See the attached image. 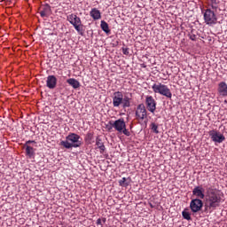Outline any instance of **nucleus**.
<instances>
[{
    "mask_svg": "<svg viewBox=\"0 0 227 227\" xmlns=\"http://www.w3.org/2000/svg\"><path fill=\"white\" fill-rule=\"evenodd\" d=\"M221 193L214 188L207 189L206 205L209 208H217L221 205Z\"/></svg>",
    "mask_w": 227,
    "mask_h": 227,
    "instance_id": "obj_1",
    "label": "nucleus"
},
{
    "mask_svg": "<svg viewBox=\"0 0 227 227\" xmlns=\"http://www.w3.org/2000/svg\"><path fill=\"white\" fill-rule=\"evenodd\" d=\"M130 107V98L129 97L123 98V93L121 91H116L113 96V106L114 107Z\"/></svg>",
    "mask_w": 227,
    "mask_h": 227,
    "instance_id": "obj_2",
    "label": "nucleus"
},
{
    "mask_svg": "<svg viewBox=\"0 0 227 227\" xmlns=\"http://www.w3.org/2000/svg\"><path fill=\"white\" fill-rule=\"evenodd\" d=\"M67 20H68L72 24V26H74L78 35H81V36L84 35V25H82V21L81 20L80 17H78L74 13H72L67 15Z\"/></svg>",
    "mask_w": 227,
    "mask_h": 227,
    "instance_id": "obj_3",
    "label": "nucleus"
},
{
    "mask_svg": "<svg viewBox=\"0 0 227 227\" xmlns=\"http://www.w3.org/2000/svg\"><path fill=\"white\" fill-rule=\"evenodd\" d=\"M152 90L153 93H159V95H162L167 98H171V97H173V94L171 93V90H169V87H168V85L166 84H162L161 82L154 83L152 86Z\"/></svg>",
    "mask_w": 227,
    "mask_h": 227,
    "instance_id": "obj_4",
    "label": "nucleus"
},
{
    "mask_svg": "<svg viewBox=\"0 0 227 227\" xmlns=\"http://www.w3.org/2000/svg\"><path fill=\"white\" fill-rule=\"evenodd\" d=\"M148 116V112L146 111V106L145 104H139L135 109V118L137 121H143Z\"/></svg>",
    "mask_w": 227,
    "mask_h": 227,
    "instance_id": "obj_5",
    "label": "nucleus"
},
{
    "mask_svg": "<svg viewBox=\"0 0 227 227\" xmlns=\"http://www.w3.org/2000/svg\"><path fill=\"white\" fill-rule=\"evenodd\" d=\"M204 20L208 26L217 24V14H215L214 10L208 8L204 12Z\"/></svg>",
    "mask_w": 227,
    "mask_h": 227,
    "instance_id": "obj_6",
    "label": "nucleus"
},
{
    "mask_svg": "<svg viewBox=\"0 0 227 227\" xmlns=\"http://www.w3.org/2000/svg\"><path fill=\"white\" fill-rule=\"evenodd\" d=\"M208 134L214 143H223L226 139V137H224V135H223V133H221L217 129H212L208 132Z\"/></svg>",
    "mask_w": 227,
    "mask_h": 227,
    "instance_id": "obj_7",
    "label": "nucleus"
},
{
    "mask_svg": "<svg viewBox=\"0 0 227 227\" xmlns=\"http://www.w3.org/2000/svg\"><path fill=\"white\" fill-rule=\"evenodd\" d=\"M145 106L149 113H152L153 114L157 110V101H155L153 96L145 97Z\"/></svg>",
    "mask_w": 227,
    "mask_h": 227,
    "instance_id": "obj_8",
    "label": "nucleus"
},
{
    "mask_svg": "<svg viewBox=\"0 0 227 227\" xmlns=\"http://www.w3.org/2000/svg\"><path fill=\"white\" fill-rule=\"evenodd\" d=\"M190 208L193 212H200L203 208V201L200 199H194L190 203Z\"/></svg>",
    "mask_w": 227,
    "mask_h": 227,
    "instance_id": "obj_9",
    "label": "nucleus"
},
{
    "mask_svg": "<svg viewBox=\"0 0 227 227\" xmlns=\"http://www.w3.org/2000/svg\"><path fill=\"white\" fill-rule=\"evenodd\" d=\"M125 127H127V124H125V120H123V118L114 121V129L117 130V132H121L125 129Z\"/></svg>",
    "mask_w": 227,
    "mask_h": 227,
    "instance_id": "obj_10",
    "label": "nucleus"
},
{
    "mask_svg": "<svg viewBox=\"0 0 227 227\" xmlns=\"http://www.w3.org/2000/svg\"><path fill=\"white\" fill-rule=\"evenodd\" d=\"M58 85V78L54 75H49L46 80V86L49 90H54Z\"/></svg>",
    "mask_w": 227,
    "mask_h": 227,
    "instance_id": "obj_11",
    "label": "nucleus"
},
{
    "mask_svg": "<svg viewBox=\"0 0 227 227\" xmlns=\"http://www.w3.org/2000/svg\"><path fill=\"white\" fill-rule=\"evenodd\" d=\"M41 17H49L51 13V6L49 4L42 5L39 9Z\"/></svg>",
    "mask_w": 227,
    "mask_h": 227,
    "instance_id": "obj_12",
    "label": "nucleus"
},
{
    "mask_svg": "<svg viewBox=\"0 0 227 227\" xmlns=\"http://www.w3.org/2000/svg\"><path fill=\"white\" fill-rule=\"evenodd\" d=\"M218 95L220 97H227V84L224 82H222L218 84Z\"/></svg>",
    "mask_w": 227,
    "mask_h": 227,
    "instance_id": "obj_13",
    "label": "nucleus"
},
{
    "mask_svg": "<svg viewBox=\"0 0 227 227\" xmlns=\"http://www.w3.org/2000/svg\"><path fill=\"white\" fill-rule=\"evenodd\" d=\"M79 139H81V136L75 133H69L67 137V141H70L71 143H79Z\"/></svg>",
    "mask_w": 227,
    "mask_h": 227,
    "instance_id": "obj_14",
    "label": "nucleus"
},
{
    "mask_svg": "<svg viewBox=\"0 0 227 227\" xmlns=\"http://www.w3.org/2000/svg\"><path fill=\"white\" fill-rule=\"evenodd\" d=\"M90 17H92L94 20H98L101 19L102 15L100 14V11L98 9L93 8L90 11Z\"/></svg>",
    "mask_w": 227,
    "mask_h": 227,
    "instance_id": "obj_15",
    "label": "nucleus"
},
{
    "mask_svg": "<svg viewBox=\"0 0 227 227\" xmlns=\"http://www.w3.org/2000/svg\"><path fill=\"white\" fill-rule=\"evenodd\" d=\"M67 84H69V86H72V88H74V90H77V88H79L81 86V83L79 82V81H77L74 78H69L67 80Z\"/></svg>",
    "mask_w": 227,
    "mask_h": 227,
    "instance_id": "obj_16",
    "label": "nucleus"
},
{
    "mask_svg": "<svg viewBox=\"0 0 227 227\" xmlns=\"http://www.w3.org/2000/svg\"><path fill=\"white\" fill-rule=\"evenodd\" d=\"M192 192L194 196H197V198H200V200H203V198H205V193H203V191H201L200 187L194 188Z\"/></svg>",
    "mask_w": 227,
    "mask_h": 227,
    "instance_id": "obj_17",
    "label": "nucleus"
},
{
    "mask_svg": "<svg viewBox=\"0 0 227 227\" xmlns=\"http://www.w3.org/2000/svg\"><path fill=\"white\" fill-rule=\"evenodd\" d=\"M61 146H63L64 148H78V146H81V144H70V143H62Z\"/></svg>",
    "mask_w": 227,
    "mask_h": 227,
    "instance_id": "obj_18",
    "label": "nucleus"
},
{
    "mask_svg": "<svg viewBox=\"0 0 227 227\" xmlns=\"http://www.w3.org/2000/svg\"><path fill=\"white\" fill-rule=\"evenodd\" d=\"M26 153L27 157L31 158L35 155V149L29 145H27L26 147Z\"/></svg>",
    "mask_w": 227,
    "mask_h": 227,
    "instance_id": "obj_19",
    "label": "nucleus"
},
{
    "mask_svg": "<svg viewBox=\"0 0 227 227\" xmlns=\"http://www.w3.org/2000/svg\"><path fill=\"white\" fill-rule=\"evenodd\" d=\"M150 129H151L152 132H153V134H159V124H157L155 122H152L150 124Z\"/></svg>",
    "mask_w": 227,
    "mask_h": 227,
    "instance_id": "obj_20",
    "label": "nucleus"
},
{
    "mask_svg": "<svg viewBox=\"0 0 227 227\" xmlns=\"http://www.w3.org/2000/svg\"><path fill=\"white\" fill-rule=\"evenodd\" d=\"M101 29L105 31V33H109V25L106 21H101Z\"/></svg>",
    "mask_w": 227,
    "mask_h": 227,
    "instance_id": "obj_21",
    "label": "nucleus"
},
{
    "mask_svg": "<svg viewBox=\"0 0 227 227\" xmlns=\"http://www.w3.org/2000/svg\"><path fill=\"white\" fill-rule=\"evenodd\" d=\"M97 148L99 149L100 153H104V152L106 151V145H104L103 143H98L96 149Z\"/></svg>",
    "mask_w": 227,
    "mask_h": 227,
    "instance_id": "obj_22",
    "label": "nucleus"
},
{
    "mask_svg": "<svg viewBox=\"0 0 227 227\" xmlns=\"http://www.w3.org/2000/svg\"><path fill=\"white\" fill-rule=\"evenodd\" d=\"M189 38L192 42H196V40H198V35H196V34H194V31L192 30L191 33L189 34Z\"/></svg>",
    "mask_w": 227,
    "mask_h": 227,
    "instance_id": "obj_23",
    "label": "nucleus"
},
{
    "mask_svg": "<svg viewBox=\"0 0 227 227\" xmlns=\"http://www.w3.org/2000/svg\"><path fill=\"white\" fill-rule=\"evenodd\" d=\"M107 130H113L114 129V121H109L106 124Z\"/></svg>",
    "mask_w": 227,
    "mask_h": 227,
    "instance_id": "obj_24",
    "label": "nucleus"
},
{
    "mask_svg": "<svg viewBox=\"0 0 227 227\" xmlns=\"http://www.w3.org/2000/svg\"><path fill=\"white\" fill-rule=\"evenodd\" d=\"M183 217L186 219V221H191V214L186 210L183 211Z\"/></svg>",
    "mask_w": 227,
    "mask_h": 227,
    "instance_id": "obj_25",
    "label": "nucleus"
},
{
    "mask_svg": "<svg viewBox=\"0 0 227 227\" xmlns=\"http://www.w3.org/2000/svg\"><path fill=\"white\" fill-rule=\"evenodd\" d=\"M92 137H93V134L88 133L85 137V139L86 141H91Z\"/></svg>",
    "mask_w": 227,
    "mask_h": 227,
    "instance_id": "obj_26",
    "label": "nucleus"
},
{
    "mask_svg": "<svg viewBox=\"0 0 227 227\" xmlns=\"http://www.w3.org/2000/svg\"><path fill=\"white\" fill-rule=\"evenodd\" d=\"M121 132H123L125 136H130V131L127 129V127H125Z\"/></svg>",
    "mask_w": 227,
    "mask_h": 227,
    "instance_id": "obj_27",
    "label": "nucleus"
},
{
    "mask_svg": "<svg viewBox=\"0 0 227 227\" xmlns=\"http://www.w3.org/2000/svg\"><path fill=\"white\" fill-rule=\"evenodd\" d=\"M125 182H127V178L123 177L120 182V185H125Z\"/></svg>",
    "mask_w": 227,
    "mask_h": 227,
    "instance_id": "obj_28",
    "label": "nucleus"
},
{
    "mask_svg": "<svg viewBox=\"0 0 227 227\" xmlns=\"http://www.w3.org/2000/svg\"><path fill=\"white\" fill-rule=\"evenodd\" d=\"M122 51H123V54H126V55L129 54V50L127 48H123Z\"/></svg>",
    "mask_w": 227,
    "mask_h": 227,
    "instance_id": "obj_29",
    "label": "nucleus"
},
{
    "mask_svg": "<svg viewBox=\"0 0 227 227\" xmlns=\"http://www.w3.org/2000/svg\"><path fill=\"white\" fill-rule=\"evenodd\" d=\"M97 224L98 225V224H102V220L100 219V218H98V220H97Z\"/></svg>",
    "mask_w": 227,
    "mask_h": 227,
    "instance_id": "obj_30",
    "label": "nucleus"
},
{
    "mask_svg": "<svg viewBox=\"0 0 227 227\" xmlns=\"http://www.w3.org/2000/svg\"><path fill=\"white\" fill-rule=\"evenodd\" d=\"M27 143H35V141L28 140Z\"/></svg>",
    "mask_w": 227,
    "mask_h": 227,
    "instance_id": "obj_31",
    "label": "nucleus"
}]
</instances>
